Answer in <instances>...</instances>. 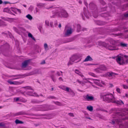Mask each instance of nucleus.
Masks as SVG:
<instances>
[{
	"mask_svg": "<svg viewBox=\"0 0 128 128\" xmlns=\"http://www.w3.org/2000/svg\"><path fill=\"white\" fill-rule=\"evenodd\" d=\"M124 16L125 18H127L128 17V13L126 14H124Z\"/></svg>",
	"mask_w": 128,
	"mask_h": 128,
	"instance_id": "3c124183",
	"label": "nucleus"
},
{
	"mask_svg": "<svg viewBox=\"0 0 128 128\" xmlns=\"http://www.w3.org/2000/svg\"><path fill=\"white\" fill-rule=\"evenodd\" d=\"M68 114L69 115V116H72V117L74 116V115L72 113H69Z\"/></svg>",
	"mask_w": 128,
	"mask_h": 128,
	"instance_id": "4d7b16f0",
	"label": "nucleus"
},
{
	"mask_svg": "<svg viewBox=\"0 0 128 128\" xmlns=\"http://www.w3.org/2000/svg\"><path fill=\"white\" fill-rule=\"evenodd\" d=\"M66 90L67 92H69L72 96L75 95V94L74 92L72 90L69 88H66Z\"/></svg>",
	"mask_w": 128,
	"mask_h": 128,
	"instance_id": "6ab92c4d",
	"label": "nucleus"
},
{
	"mask_svg": "<svg viewBox=\"0 0 128 128\" xmlns=\"http://www.w3.org/2000/svg\"><path fill=\"white\" fill-rule=\"evenodd\" d=\"M123 87V88L125 89H127L128 88V86H127L126 85H122Z\"/></svg>",
	"mask_w": 128,
	"mask_h": 128,
	"instance_id": "49530a36",
	"label": "nucleus"
},
{
	"mask_svg": "<svg viewBox=\"0 0 128 128\" xmlns=\"http://www.w3.org/2000/svg\"><path fill=\"white\" fill-rule=\"evenodd\" d=\"M13 28L15 32H17V33L18 32V29L17 28H16L15 27H14Z\"/></svg>",
	"mask_w": 128,
	"mask_h": 128,
	"instance_id": "79ce46f5",
	"label": "nucleus"
},
{
	"mask_svg": "<svg viewBox=\"0 0 128 128\" xmlns=\"http://www.w3.org/2000/svg\"><path fill=\"white\" fill-rule=\"evenodd\" d=\"M118 120V119H116L115 120V121L113 120L112 121V122H111V123L113 124H115V122H117L118 123L119 122V121Z\"/></svg>",
	"mask_w": 128,
	"mask_h": 128,
	"instance_id": "2f4dec72",
	"label": "nucleus"
},
{
	"mask_svg": "<svg viewBox=\"0 0 128 128\" xmlns=\"http://www.w3.org/2000/svg\"><path fill=\"white\" fill-rule=\"evenodd\" d=\"M57 25V22L56 21H55L54 22V25L55 26H56Z\"/></svg>",
	"mask_w": 128,
	"mask_h": 128,
	"instance_id": "0e129e2a",
	"label": "nucleus"
},
{
	"mask_svg": "<svg viewBox=\"0 0 128 128\" xmlns=\"http://www.w3.org/2000/svg\"><path fill=\"white\" fill-rule=\"evenodd\" d=\"M51 78L52 79L54 78V75H52L50 76Z\"/></svg>",
	"mask_w": 128,
	"mask_h": 128,
	"instance_id": "774afa93",
	"label": "nucleus"
},
{
	"mask_svg": "<svg viewBox=\"0 0 128 128\" xmlns=\"http://www.w3.org/2000/svg\"><path fill=\"white\" fill-rule=\"evenodd\" d=\"M7 24L2 20H0V26H6Z\"/></svg>",
	"mask_w": 128,
	"mask_h": 128,
	"instance_id": "4be33fe9",
	"label": "nucleus"
},
{
	"mask_svg": "<svg viewBox=\"0 0 128 128\" xmlns=\"http://www.w3.org/2000/svg\"><path fill=\"white\" fill-rule=\"evenodd\" d=\"M2 19L5 20H8V18H5L4 17H1Z\"/></svg>",
	"mask_w": 128,
	"mask_h": 128,
	"instance_id": "37998d69",
	"label": "nucleus"
},
{
	"mask_svg": "<svg viewBox=\"0 0 128 128\" xmlns=\"http://www.w3.org/2000/svg\"><path fill=\"white\" fill-rule=\"evenodd\" d=\"M21 78V77H17V78H12V80H16V79H19L20 78Z\"/></svg>",
	"mask_w": 128,
	"mask_h": 128,
	"instance_id": "13d9d810",
	"label": "nucleus"
},
{
	"mask_svg": "<svg viewBox=\"0 0 128 128\" xmlns=\"http://www.w3.org/2000/svg\"><path fill=\"white\" fill-rule=\"evenodd\" d=\"M82 19L85 20V17L86 18H88L90 16V14H89L86 8H84V12L82 14Z\"/></svg>",
	"mask_w": 128,
	"mask_h": 128,
	"instance_id": "9d476101",
	"label": "nucleus"
},
{
	"mask_svg": "<svg viewBox=\"0 0 128 128\" xmlns=\"http://www.w3.org/2000/svg\"><path fill=\"white\" fill-rule=\"evenodd\" d=\"M87 109L90 111H92L93 110V107L92 106H88L87 107Z\"/></svg>",
	"mask_w": 128,
	"mask_h": 128,
	"instance_id": "c756f323",
	"label": "nucleus"
},
{
	"mask_svg": "<svg viewBox=\"0 0 128 128\" xmlns=\"http://www.w3.org/2000/svg\"><path fill=\"white\" fill-rule=\"evenodd\" d=\"M56 74L59 76H60L61 74L60 72H56Z\"/></svg>",
	"mask_w": 128,
	"mask_h": 128,
	"instance_id": "69168bd1",
	"label": "nucleus"
},
{
	"mask_svg": "<svg viewBox=\"0 0 128 128\" xmlns=\"http://www.w3.org/2000/svg\"><path fill=\"white\" fill-rule=\"evenodd\" d=\"M8 82L10 84L17 85L21 84L23 83L24 82V81H22L20 82L16 81L12 82L8 80Z\"/></svg>",
	"mask_w": 128,
	"mask_h": 128,
	"instance_id": "f8f14e48",
	"label": "nucleus"
},
{
	"mask_svg": "<svg viewBox=\"0 0 128 128\" xmlns=\"http://www.w3.org/2000/svg\"><path fill=\"white\" fill-rule=\"evenodd\" d=\"M18 28L20 30H24L25 29L24 28H23L20 27H18Z\"/></svg>",
	"mask_w": 128,
	"mask_h": 128,
	"instance_id": "a18cd8bd",
	"label": "nucleus"
},
{
	"mask_svg": "<svg viewBox=\"0 0 128 128\" xmlns=\"http://www.w3.org/2000/svg\"><path fill=\"white\" fill-rule=\"evenodd\" d=\"M53 6H51L49 7H46V9L48 10L52 9L53 8Z\"/></svg>",
	"mask_w": 128,
	"mask_h": 128,
	"instance_id": "09e8293b",
	"label": "nucleus"
},
{
	"mask_svg": "<svg viewBox=\"0 0 128 128\" xmlns=\"http://www.w3.org/2000/svg\"><path fill=\"white\" fill-rule=\"evenodd\" d=\"M82 28L80 24L77 25V30L79 32L82 30Z\"/></svg>",
	"mask_w": 128,
	"mask_h": 128,
	"instance_id": "cd10ccee",
	"label": "nucleus"
},
{
	"mask_svg": "<svg viewBox=\"0 0 128 128\" xmlns=\"http://www.w3.org/2000/svg\"><path fill=\"white\" fill-rule=\"evenodd\" d=\"M64 31L65 32V36H68L72 33L73 32L72 29L71 28L66 26L65 27Z\"/></svg>",
	"mask_w": 128,
	"mask_h": 128,
	"instance_id": "1a4fd4ad",
	"label": "nucleus"
},
{
	"mask_svg": "<svg viewBox=\"0 0 128 128\" xmlns=\"http://www.w3.org/2000/svg\"><path fill=\"white\" fill-rule=\"evenodd\" d=\"M75 72L76 74L80 76L83 80H87L86 78L84 77V76L82 74V72L79 70L77 69H76L75 70Z\"/></svg>",
	"mask_w": 128,
	"mask_h": 128,
	"instance_id": "ddd939ff",
	"label": "nucleus"
},
{
	"mask_svg": "<svg viewBox=\"0 0 128 128\" xmlns=\"http://www.w3.org/2000/svg\"><path fill=\"white\" fill-rule=\"evenodd\" d=\"M114 72H108L107 73V74L108 76L109 77L111 76H114Z\"/></svg>",
	"mask_w": 128,
	"mask_h": 128,
	"instance_id": "c9c22d12",
	"label": "nucleus"
},
{
	"mask_svg": "<svg viewBox=\"0 0 128 128\" xmlns=\"http://www.w3.org/2000/svg\"><path fill=\"white\" fill-rule=\"evenodd\" d=\"M99 2L100 4L103 5L106 4L105 2L103 0H99Z\"/></svg>",
	"mask_w": 128,
	"mask_h": 128,
	"instance_id": "e433bc0d",
	"label": "nucleus"
},
{
	"mask_svg": "<svg viewBox=\"0 0 128 128\" xmlns=\"http://www.w3.org/2000/svg\"><path fill=\"white\" fill-rule=\"evenodd\" d=\"M113 103H116L121 106L124 104V102L122 100H116L115 98V99L113 101Z\"/></svg>",
	"mask_w": 128,
	"mask_h": 128,
	"instance_id": "2eb2a0df",
	"label": "nucleus"
},
{
	"mask_svg": "<svg viewBox=\"0 0 128 128\" xmlns=\"http://www.w3.org/2000/svg\"><path fill=\"white\" fill-rule=\"evenodd\" d=\"M56 98L55 97L53 96H49L47 97V99H56Z\"/></svg>",
	"mask_w": 128,
	"mask_h": 128,
	"instance_id": "72a5a7b5",
	"label": "nucleus"
},
{
	"mask_svg": "<svg viewBox=\"0 0 128 128\" xmlns=\"http://www.w3.org/2000/svg\"><path fill=\"white\" fill-rule=\"evenodd\" d=\"M44 47L45 50L47 51L48 50V47L46 43H45L44 44Z\"/></svg>",
	"mask_w": 128,
	"mask_h": 128,
	"instance_id": "c85d7f7f",
	"label": "nucleus"
},
{
	"mask_svg": "<svg viewBox=\"0 0 128 128\" xmlns=\"http://www.w3.org/2000/svg\"><path fill=\"white\" fill-rule=\"evenodd\" d=\"M53 102L55 104L59 106H62V104L60 102L56 101V102H54L53 101Z\"/></svg>",
	"mask_w": 128,
	"mask_h": 128,
	"instance_id": "a878e982",
	"label": "nucleus"
},
{
	"mask_svg": "<svg viewBox=\"0 0 128 128\" xmlns=\"http://www.w3.org/2000/svg\"><path fill=\"white\" fill-rule=\"evenodd\" d=\"M43 102V101L42 100H39L36 99H32V100L31 102L33 104H39Z\"/></svg>",
	"mask_w": 128,
	"mask_h": 128,
	"instance_id": "f3484780",
	"label": "nucleus"
},
{
	"mask_svg": "<svg viewBox=\"0 0 128 128\" xmlns=\"http://www.w3.org/2000/svg\"><path fill=\"white\" fill-rule=\"evenodd\" d=\"M38 70L36 69L33 71L28 74H18L15 75H12L10 76L11 77H14L18 76H24L25 77L26 76H30L32 75L36 74H38Z\"/></svg>",
	"mask_w": 128,
	"mask_h": 128,
	"instance_id": "423d86ee",
	"label": "nucleus"
},
{
	"mask_svg": "<svg viewBox=\"0 0 128 128\" xmlns=\"http://www.w3.org/2000/svg\"><path fill=\"white\" fill-rule=\"evenodd\" d=\"M110 43L112 44V45L109 46L108 47V49L110 50H116L118 49L116 46L115 45L116 41L112 39H110L109 40Z\"/></svg>",
	"mask_w": 128,
	"mask_h": 128,
	"instance_id": "6e6552de",
	"label": "nucleus"
},
{
	"mask_svg": "<svg viewBox=\"0 0 128 128\" xmlns=\"http://www.w3.org/2000/svg\"><path fill=\"white\" fill-rule=\"evenodd\" d=\"M84 4L87 7H88V4L85 1H84Z\"/></svg>",
	"mask_w": 128,
	"mask_h": 128,
	"instance_id": "338daca9",
	"label": "nucleus"
},
{
	"mask_svg": "<svg viewBox=\"0 0 128 128\" xmlns=\"http://www.w3.org/2000/svg\"><path fill=\"white\" fill-rule=\"evenodd\" d=\"M27 88L26 89H30L32 90H33L32 89L31 87L30 86H26L23 87V88Z\"/></svg>",
	"mask_w": 128,
	"mask_h": 128,
	"instance_id": "a19ab883",
	"label": "nucleus"
},
{
	"mask_svg": "<svg viewBox=\"0 0 128 128\" xmlns=\"http://www.w3.org/2000/svg\"><path fill=\"white\" fill-rule=\"evenodd\" d=\"M102 10L101 11L99 10V12H100V11H104L106 10V8L105 7L102 8V9H101Z\"/></svg>",
	"mask_w": 128,
	"mask_h": 128,
	"instance_id": "8fccbe9b",
	"label": "nucleus"
},
{
	"mask_svg": "<svg viewBox=\"0 0 128 128\" xmlns=\"http://www.w3.org/2000/svg\"><path fill=\"white\" fill-rule=\"evenodd\" d=\"M83 97L85 100L88 101L93 100L94 99L93 96H89L88 94H87L85 96H84Z\"/></svg>",
	"mask_w": 128,
	"mask_h": 128,
	"instance_id": "9b49d317",
	"label": "nucleus"
},
{
	"mask_svg": "<svg viewBox=\"0 0 128 128\" xmlns=\"http://www.w3.org/2000/svg\"><path fill=\"white\" fill-rule=\"evenodd\" d=\"M45 24L47 26H50V22L48 20H46L45 22Z\"/></svg>",
	"mask_w": 128,
	"mask_h": 128,
	"instance_id": "4c0bfd02",
	"label": "nucleus"
},
{
	"mask_svg": "<svg viewBox=\"0 0 128 128\" xmlns=\"http://www.w3.org/2000/svg\"><path fill=\"white\" fill-rule=\"evenodd\" d=\"M30 62V60H28L24 61V62L22 63V68H26Z\"/></svg>",
	"mask_w": 128,
	"mask_h": 128,
	"instance_id": "4468645a",
	"label": "nucleus"
},
{
	"mask_svg": "<svg viewBox=\"0 0 128 128\" xmlns=\"http://www.w3.org/2000/svg\"><path fill=\"white\" fill-rule=\"evenodd\" d=\"M17 11H18L20 14L21 13V11L20 9L17 8Z\"/></svg>",
	"mask_w": 128,
	"mask_h": 128,
	"instance_id": "680f3d73",
	"label": "nucleus"
},
{
	"mask_svg": "<svg viewBox=\"0 0 128 128\" xmlns=\"http://www.w3.org/2000/svg\"><path fill=\"white\" fill-rule=\"evenodd\" d=\"M26 113L24 112L23 111H21L18 112L17 113L14 114V116H16L26 114Z\"/></svg>",
	"mask_w": 128,
	"mask_h": 128,
	"instance_id": "dca6fc26",
	"label": "nucleus"
},
{
	"mask_svg": "<svg viewBox=\"0 0 128 128\" xmlns=\"http://www.w3.org/2000/svg\"><path fill=\"white\" fill-rule=\"evenodd\" d=\"M15 122L16 124H22L23 123V122H22L20 121L18 119L16 120Z\"/></svg>",
	"mask_w": 128,
	"mask_h": 128,
	"instance_id": "7c9ffc66",
	"label": "nucleus"
},
{
	"mask_svg": "<svg viewBox=\"0 0 128 128\" xmlns=\"http://www.w3.org/2000/svg\"><path fill=\"white\" fill-rule=\"evenodd\" d=\"M116 91L120 94L121 93L120 89L118 88L117 87L116 88Z\"/></svg>",
	"mask_w": 128,
	"mask_h": 128,
	"instance_id": "58836bf2",
	"label": "nucleus"
},
{
	"mask_svg": "<svg viewBox=\"0 0 128 128\" xmlns=\"http://www.w3.org/2000/svg\"><path fill=\"white\" fill-rule=\"evenodd\" d=\"M100 44L105 47H108V44L104 42H100Z\"/></svg>",
	"mask_w": 128,
	"mask_h": 128,
	"instance_id": "5701e85b",
	"label": "nucleus"
},
{
	"mask_svg": "<svg viewBox=\"0 0 128 128\" xmlns=\"http://www.w3.org/2000/svg\"><path fill=\"white\" fill-rule=\"evenodd\" d=\"M33 9V7L32 6H30L29 8V9L32 10Z\"/></svg>",
	"mask_w": 128,
	"mask_h": 128,
	"instance_id": "052dcab7",
	"label": "nucleus"
},
{
	"mask_svg": "<svg viewBox=\"0 0 128 128\" xmlns=\"http://www.w3.org/2000/svg\"><path fill=\"white\" fill-rule=\"evenodd\" d=\"M92 58L89 56H87L85 59L84 60V62H87L88 61H92Z\"/></svg>",
	"mask_w": 128,
	"mask_h": 128,
	"instance_id": "412c9836",
	"label": "nucleus"
},
{
	"mask_svg": "<svg viewBox=\"0 0 128 128\" xmlns=\"http://www.w3.org/2000/svg\"><path fill=\"white\" fill-rule=\"evenodd\" d=\"M116 60L120 65L126 64L128 63V56L124 55V57H118Z\"/></svg>",
	"mask_w": 128,
	"mask_h": 128,
	"instance_id": "7ed1b4c3",
	"label": "nucleus"
},
{
	"mask_svg": "<svg viewBox=\"0 0 128 128\" xmlns=\"http://www.w3.org/2000/svg\"><path fill=\"white\" fill-rule=\"evenodd\" d=\"M26 17L30 20H32V17L30 14L26 15Z\"/></svg>",
	"mask_w": 128,
	"mask_h": 128,
	"instance_id": "f704fd0d",
	"label": "nucleus"
},
{
	"mask_svg": "<svg viewBox=\"0 0 128 128\" xmlns=\"http://www.w3.org/2000/svg\"><path fill=\"white\" fill-rule=\"evenodd\" d=\"M40 107V106H36V107H35L34 108V109L35 110H40V109H36L35 108H39Z\"/></svg>",
	"mask_w": 128,
	"mask_h": 128,
	"instance_id": "de8ad7c7",
	"label": "nucleus"
},
{
	"mask_svg": "<svg viewBox=\"0 0 128 128\" xmlns=\"http://www.w3.org/2000/svg\"><path fill=\"white\" fill-rule=\"evenodd\" d=\"M43 107L46 108L45 110H48L51 109L50 108V106L49 105H44Z\"/></svg>",
	"mask_w": 128,
	"mask_h": 128,
	"instance_id": "bb28decb",
	"label": "nucleus"
},
{
	"mask_svg": "<svg viewBox=\"0 0 128 128\" xmlns=\"http://www.w3.org/2000/svg\"><path fill=\"white\" fill-rule=\"evenodd\" d=\"M50 26L52 27H53V23L52 22H50Z\"/></svg>",
	"mask_w": 128,
	"mask_h": 128,
	"instance_id": "bf43d9fd",
	"label": "nucleus"
},
{
	"mask_svg": "<svg viewBox=\"0 0 128 128\" xmlns=\"http://www.w3.org/2000/svg\"><path fill=\"white\" fill-rule=\"evenodd\" d=\"M41 64H43L45 63V60H43L40 63Z\"/></svg>",
	"mask_w": 128,
	"mask_h": 128,
	"instance_id": "e2e57ef3",
	"label": "nucleus"
},
{
	"mask_svg": "<svg viewBox=\"0 0 128 128\" xmlns=\"http://www.w3.org/2000/svg\"><path fill=\"white\" fill-rule=\"evenodd\" d=\"M5 126V124H4L2 123H0V126Z\"/></svg>",
	"mask_w": 128,
	"mask_h": 128,
	"instance_id": "603ef678",
	"label": "nucleus"
},
{
	"mask_svg": "<svg viewBox=\"0 0 128 128\" xmlns=\"http://www.w3.org/2000/svg\"><path fill=\"white\" fill-rule=\"evenodd\" d=\"M118 115H120L121 116H122V114L121 112H116V115L117 116Z\"/></svg>",
	"mask_w": 128,
	"mask_h": 128,
	"instance_id": "ea45409f",
	"label": "nucleus"
},
{
	"mask_svg": "<svg viewBox=\"0 0 128 128\" xmlns=\"http://www.w3.org/2000/svg\"><path fill=\"white\" fill-rule=\"evenodd\" d=\"M58 87L60 89L66 91V88H68V87H66V86H60Z\"/></svg>",
	"mask_w": 128,
	"mask_h": 128,
	"instance_id": "b1692460",
	"label": "nucleus"
},
{
	"mask_svg": "<svg viewBox=\"0 0 128 128\" xmlns=\"http://www.w3.org/2000/svg\"><path fill=\"white\" fill-rule=\"evenodd\" d=\"M119 46L122 48L126 47H127L128 44L123 42H121L119 44Z\"/></svg>",
	"mask_w": 128,
	"mask_h": 128,
	"instance_id": "aec40b11",
	"label": "nucleus"
},
{
	"mask_svg": "<svg viewBox=\"0 0 128 128\" xmlns=\"http://www.w3.org/2000/svg\"><path fill=\"white\" fill-rule=\"evenodd\" d=\"M28 36L30 38H32L33 36L32 34L30 33H29L28 34Z\"/></svg>",
	"mask_w": 128,
	"mask_h": 128,
	"instance_id": "5fc2aeb1",
	"label": "nucleus"
},
{
	"mask_svg": "<svg viewBox=\"0 0 128 128\" xmlns=\"http://www.w3.org/2000/svg\"><path fill=\"white\" fill-rule=\"evenodd\" d=\"M89 6L91 10H94V12L93 13L94 17L95 18H96L98 16V10L96 6L94 4L91 3L90 4Z\"/></svg>",
	"mask_w": 128,
	"mask_h": 128,
	"instance_id": "39448f33",
	"label": "nucleus"
},
{
	"mask_svg": "<svg viewBox=\"0 0 128 128\" xmlns=\"http://www.w3.org/2000/svg\"><path fill=\"white\" fill-rule=\"evenodd\" d=\"M88 74L89 75L93 77H97V76L96 74H94V73H93L92 72H89L88 73Z\"/></svg>",
	"mask_w": 128,
	"mask_h": 128,
	"instance_id": "473e14b6",
	"label": "nucleus"
},
{
	"mask_svg": "<svg viewBox=\"0 0 128 128\" xmlns=\"http://www.w3.org/2000/svg\"><path fill=\"white\" fill-rule=\"evenodd\" d=\"M26 94H27L28 95L30 96H34L37 97H39V96L36 93L34 92L32 93L31 92H26Z\"/></svg>",
	"mask_w": 128,
	"mask_h": 128,
	"instance_id": "a211bd4d",
	"label": "nucleus"
},
{
	"mask_svg": "<svg viewBox=\"0 0 128 128\" xmlns=\"http://www.w3.org/2000/svg\"><path fill=\"white\" fill-rule=\"evenodd\" d=\"M107 69V67L104 65L101 64L98 67L94 70L96 72L98 73H102L103 72L106 70Z\"/></svg>",
	"mask_w": 128,
	"mask_h": 128,
	"instance_id": "0eeeda50",
	"label": "nucleus"
},
{
	"mask_svg": "<svg viewBox=\"0 0 128 128\" xmlns=\"http://www.w3.org/2000/svg\"><path fill=\"white\" fill-rule=\"evenodd\" d=\"M104 100L108 102H112L115 99V97L111 93H108L103 95L102 96Z\"/></svg>",
	"mask_w": 128,
	"mask_h": 128,
	"instance_id": "20e7f679",
	"label": "nucleus"
},
{
	"mask_svg": "<svg viewBox=\"0 0 128 128\" xmlns=\"http://www.w3.org/2000/svg\"><path fill=\"white\" fill-rule=\"evenodd\" d=\"M55 14L58 17L67 18L68 14L67 12L64 10L60 8H57L55 10Z\"/></svg>",
	"mask_w": 128,
	"mask_h": 128,
	"instance_id": "f03ea898",
	"label": "nucleus"
},
{
	"mask_svg": "<svg viewBox=\"0 0 128 128\" xmlns=\"http://www.w3.org/2000/svg\"><path fill=\"white\" fill-rule=\"evenodd\" d=\"M10 10H12L13 12H14V13L16 14H17L16 11H17V8H11L10 9Z\"/></svg>",
	"mask_w": 128,
	"mask_h": 128,
	"instance_id": "393cba45",
	"label": "nucleus"
},
{
	"mask_svg": "<svg viewBox=\"0 0 128 128\" xmlns=\"http://www.w3.org/2000/svg\"><path fill=\"white\" fill-rule=\"evenodd\" d=\"M44 5L43 4H37L38 6V7H42Z\"/></svg>",
	"mask_w": 128,
	"mask_h": 128,
	"instance_id": "c03bdc74",
	"label": "nucleus"
},
{
	"mask_svg": "<svg viewBox=\"0 0 128 128\" xmlns=\"http://www.w3.org/2000/svg\"><path fill=\"white\" fill-rule=\"evenodd\" d=\"M82 56V54H76L72 55L70 58V60L68 63V65L69 66L72 65L74 62L76 63L79 62L81 61V58Z\"/></svg>",
	"mask_w": 128,
	"mask_h": 128,
	"instance_id": "f257e3e1",
	"label": "nucleus"
},
{
	"mask_svg": "<svg viewBox=\"0 0 128 128\" xmlns=\"http://www.w3.org/2000/svg\"><path fill=\"white\" fill-rule=\"evenodd\" d=\"M77 82L79 83H80V84H83V82L78 80H77Z\"/></svg>",
	"mask_w": 128,
	"mask_h": 128,
	"instance_id": "864d4df0",
	"label": "nucleus"
},
{
	"mask_svg": "<svg viewBox=\"0 0 128 128\" xmlns=\"http://www.w3.org/2000/svg\"><path fill=\"white\" fill-rule=\"evenodd\" d=\"M87 30V29L86 28H82L81 30H82L83 31H86Z\"/></svg>",
	"mask_w": 128,
	"mask_h": 128,
	"instance_id": "6e6d98bb",
	"label": "nucleus"
}]
</instances>
